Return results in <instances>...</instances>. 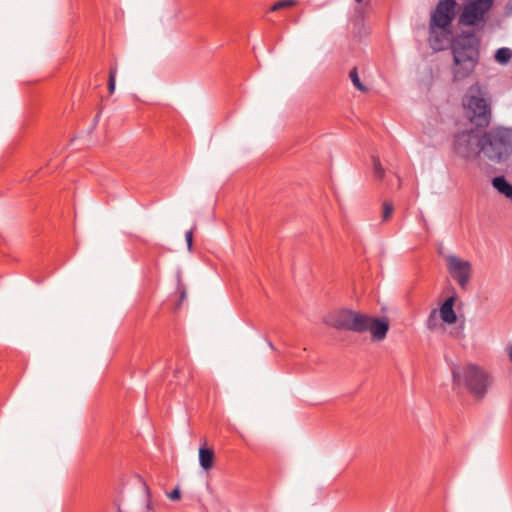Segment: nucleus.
Masks as SVG:
<instances>
[{"label": "nucleus", "instance_id": "nucleus-1", "mask_svg": "<svg viewBox=\"0 0 512 512\" xmlns=\"http://www.w3.org/2000/svg\"><path fill=\"white\" fill-rule=\"evenodd\" d=\"M451 50L453 80L461 81L473 73L479 61L478 40L474 34L463 33L454 40Z\"/></svg>", "mask_w": 512, "mask_h": 512}, {"label": "nucleus", "instance_id": "nucleus-2", "mask_svg": "<svg viewBox=\"0 0 512 512\" xmlns=\"http://www.w3.org/2000/svg\"><path fill=\"white\" fill-rule=\"evenodd\" d=\"M454 388L464 387L476 400H483L493 385L492 375L483 367L468 363L452 369Z\"/></svg>", "mask_w": 512, "mask_h": 512}, {"label": "nucleus", "instance_id": "nucleus-3", "mask_svg": "<svg viewBox=\"0 0 512 512\" xmlns=\"http://www.w3.org/2000/svg\"><path fill=\"white\" fill-rule=\"evenodd\" d=\"M512 130H482L479 132V153L492 161L500 162L512 150Z\"/></svg>", "mask_w": 512, "mask_h": 512}, {"label": "nucleus", "instance_id": "nucleus-4", "mask_svg": "<svg viewBox=\"0 0 512 512\" xmlns=\"http://www.w3.org/2000/svg\"><path fill=\"white\" fill-rule=\"evenodd\" d=\"M466 115L477 128H485L490 124L491 109L486 92L479 85H472L463 101Z\"/></svg>", "mask_w": 512, "mask_h": 512}, {"label": "nucleus", "instance_id": "nucleus-5", "mask_svg": "<svg viewBox=\"0 0 512 512\" xmlns=\"http://www.w3.org/2000/svg\"><path fill=\"white\" fill-rule=\"evenodd\" d=\"M368 315L350 309H339L330 312L324 322L339 330L363 333L367 331Z\"/></svg>", "mask_w": 512, "mask_h": 512}, {"label": "nucleus", "instance_id": "nucleus-6", "mask_svg": "<svg viewBox=\"0 0 512 512\" xmlns=\"http://www.w3.org/2000/svg\"><path fill=\"white\" fill-rule=\"evenodd\" d=\"M493 0H465L459 23L465 26H477L485 21Z\"/></svg>", "mask_w": 512, "mask_h": 512}, {"label": "nucleus", "instance_id": "nucleus-7", "mask_svg": "<svg viewBox=\"0 0 512 512\" xmlns=\"http://www.w3.org/2000/svg\"><path fill=\"white\" fill-rule=\"evenodd\" d=\"M482 130H462L454 137L453 147L457 155L465 159L479 155L478 138Z\"/></svg>", "mask_w": 512, "mask_h": 512}, {"label": "nucleus", "instance_id": "nucleus-8", "mask_svg": "<svg viewBox=\"0 0 512 512\" xmlns=\"http://www.w3.org/2000/svg\"><path fill=\"white\" fill-rule=\"evenodd\" d=\"M456 6L455 0H440L431 14L430 28L451 29L456 14Z\"/></svg>", "mask_w": 512, "mask_h": 512}, {"label": "nucleus", "instance_id": "nucleus-9", "mask_svg": "<svg viewBox=\"0 0 512 512\" xmlns=\"http://www.w3.org/2000/svg\"><path fill=\"white\" fill-rule=\"evenodd\" d=\"M446 260L447 268L452 278L459 284L461 288L465 289L471 278V263L454 255L447 256Z\"/></svg>", "mask_w": 512, "mask_h": 512}, {"label": "nucleus", "instance_id": "nucleus-10", "mask_svg": "<svg viewBox=\"0 0 512 512\" xmlns=\"http://www.w3.org/2000/svg\"><path fill=\"white\" fill-rule=\"evenodd\" d=\"M367 331H370L372 339L376 341L383 340L389 330V323L387 320L373 318L368 315Z\"/></svg>", "mask_w": 512, "mask_h": 512}, {"label": "nucleus", "instance_id": "nucleus-11", "mask_svg": "<svg viewBox=\"0 0 512 512\" xmlns=\"http://www.w3.org/2000/svg\"><path fill=\"white\" fill-rule=\"evenodd\" d=\"M451 35L452 29L430 28L429 41L432 48L434 50H442L450 42Z\"/></svg>", "mask_w": 512, "mask_h": 512}, {"label": "nucleus", "instance_id": "nucleus-12", "mask_svg": "<svg viewBox=\"0 0 512 512\" xmlns=\"http://www.w3.org/2000/svg\"><path fill=\"white\" fill-rule=\"evenodd\" d=\"M455 297L447 298L440 308V317L447 324H454L457 320L456 313L453 309Z\"/></svg>", "mask_w": 512, "mask_h": 512}, {"label": "nucleus", "instance_id": "nucleus-13", "mask_svg": "<svg viewBox=\"0 0 512 512\" xmlns=\"http://www.w3.org/2000/svg\"><path fill=\"white\" fill-rule=\"evenodd\" d=\"M493 187L507 199L512 201V184L504 176H497L492 179Z\"/></svg>", "mask_w": 512, "mask_h": 512}, {"label": "nucleus", "instance_id": "nucleus-14", "mask_svg": "<svg viewBox=\"0 0 512 512\" xmlns=\"http://www.w3.org/2000/svg\"><path fill=\"white\" fill-rule=\"evenodd\" d=\"M214 451L210 448H199V463L204 470H210L214 464Z\"/></svg>", "mask_w": 512, "mask_h": 512}, {"label": "nucleus", "instance_id": "nucleus-15", "mask_svg": "<svg viewBox=\"0 0 512 512\" xmlns=\"http://www.w3.org/2000/svg\"><path fill=\"white\" fill-rule=\"evenodd\" d=\"M511 57L512 50L506 47L498 49L494 56L495 60L502 65L507 64L510 61Z\"/></svg>", "mask_w": 512, "mask_h": 512}, {"label": "nucleus", "instance_id": "nucleus-16", "mask_svg": "<svg viewBox=\"0 0 512 512\" xmlns=\"http://www.w3.org/2000/svg\"><path fill=\"white\" fill-rule=\"evenodd\" d=\"M349 78L351 79L353 85L361 92H367L368 91V88L361 82L360 78H359V75H358V71H357V68L354 67L350 72H349Z\"/></svg>", "mask_w": 512, "mask_h": 512}, {"label": "nucleus", "instance_id": "nucleus-17", "mask_svg": "<svg viewBox=\"0 0 512 512\" xmlns=\"http://www.w3.org/2000/svg\"><path fill=\"white\" fill-rule=\"evenodd\" d=\"M297 4L296 0H281L276 2L271 8L270 11L275 12L284 8H290Z\"/></svg>", "mask_w": 512, "mask_h": 512}, {"label": "nucleus", "instance_id": "nucleus-18", "mask_svg": "<svg viewBox=\"0 0 512 512\" xmlns=\"http://www.w3.org/2000/svg\"><path fill=\"white\" fill-rule=\"evenodd\" d=\"M373 169L376 178L382 179L384 177L385 170L382 167L380 160L376 157H373Z\"/></svg>", "mask_w": 512, "mask_h": 512}, {"label": "nucleus", "instance_id": "nucleus-19", "mask_svg": "<svg viewBox=\"0 0 512 512\" xmlns=\"http://www.w3.org/2000/svg\"><path fill=\"white\" fill-rule=\"evenodd\" d=\"M392 212H393V205L390 202H384L383 203V214H382L383 221L388 220L389 217L392 215Z\"/></svg>", "mask_w": 512, "mask_h": 512}, {"label": "nucleus", "instance_id": "nucleus-20", "mask_svg": "<svg viewBox=\"0 0 512 512\" xmlns=\"http://www.w3.org/2000/svg\"><path fill=\"white\" fill-rule=\"evenodd\" d=\"M115 81H116V68H112L110 70L109 82H108V88H109L110 93H113L115 90Z\"/></svg>", "mask_w": 512, "mask_h": 512}, {"label": "nucleus", "instance_id": "nucleus-21", "mask_svg": "<svg viewBox=\"0 0 512 512\" xmlns=\"http://www.w3.org/2000/svg\"><path fill=\"white\" fill-rule=\"evenodd\" d=\"M167 496H168L169 499H171L173 501L179 500L181 498L180 489L179 488H175Z\"/></svg>", "mask_w": 512, "mask_h": 512}, {"label": "nucleus", "instance_id": "nucleus-22", "mask_svg": "<svg viewBox=\"0 0 512 512\" xmlns=\"http://www.w3.org/2000/svg\"><path fill=\"white\" fill-rule=\"evenodd\" d=\"M185 239L187 242L188 249L191 251L193 242V229L186 232Z\"/></svg>", "mask_w": 512, "mask_h": 512}, {"label": "nucleus", "instance_id": "nucleus-23", "mask_svg": "<svg viewBox=\"0 0 512 512\" xmlns=\"http://www.w3.org/2000/svg\"><path fill=\"white\" fill-rule=\"evenodd\" d=\"M146 510H147V512H155L150 500L147 501Z\"/></svg>", "mask_w": 512, "mask_h": 512}, {"label": "nucleus", "instance_id": "nucleus-24", "mask_svg": "<svg viewBox=\"0 0 512 512\" xmlns=\"http://www.w3.org/2000/svg\"><path fill=\"white\" fill-rule=\"evenodd\" d=\"M435 314H436V310H433V311H432V313L430 314V317H429V320H428V326H429V328H431V327H432L431 322H432V318H434Z\"/></svg>", "mask_w": 512, "mask_h": 512}, {"label": "nucleus", "instance_id": "nucleus-25", "mask_svg": "<svg viewBox=\"0 0 512 512\" xmlns=\"http://www.w3.org/2000/svg\"><path fill=\"white\" fill-rule=\"evenodd\" d=\"M507 354H508V356H509L510 361L512 362V344H510V345L507 347Z\"/></svg>", "mask_w": 512, "mask_h": 512}, {"label": "nucleus", "instance_id": "nucleus-26", "mask_svg": "<svg viewBox=\"0 0 512 512\" xmlns=\"http://www.w3.org/2000/svg\"><path fill=\"white\" fill-rule=\"evenodd\" d=\"M509 6H510V9L512 10V1L510 2Z\"/></svg>", "mask_w": 512, "mask_h": 512}, {"label": "nucleus", "instance_id": "nucleus-27", "mask_svg": "<svg viewBox=\"0 0 512 512\" xmlns=\"http://www.w3.org/2000/svg\"><path fill=\"white\" fill-rule=\"evenodd\" d=\"M355 1H356L357 3H360V2H362L363 0H355Z\"/></svg>", "mask_w": 512, "mask_h": 512}]
</instances>
